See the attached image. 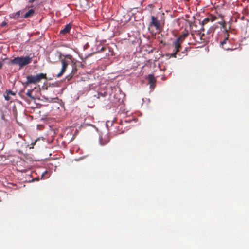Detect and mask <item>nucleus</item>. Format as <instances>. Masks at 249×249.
<instances>
[{
	"label": "nucleus",
	"mask_w": 249,
	"mask_h": 249,
	"mask_svg": "<svg viewBox=\"0 0 249 249\" xmlns=\"http://www.w3.org/2000/svg\"><path fill=\"white\" fill-rule=\"evenodd\" d=\"M77 71V68L75 66L74 68H73L72 69V71H71V76L70 77V78H71L73 76V75Z\"/></svg>",
	"instance_id": "dca6fc26"
},
{
	"label": "nucleus",
	"mask_w": 249,
	"mask_h": 249,
	"mask_svg": "<svg viewBox=\"0 0 249 249\" xmlns=\"http://www.w3.org/2000/svg\"><path fill=\"white\" fill-rule=\"evenodd\" d=\"M105 49V48L104 47H102L101 50H104Z\"/></svg>",
	"instance_id": "a878e982"
},
{
	"label": "nucleus",
	"mask_w": 249,
	"mask_h": 249,
	"mask_svg": "<svg viewBox=\"0 0 249 249\" xmlns=\"http://www.w3.org/2000/svg\"><path fill=\"white\" fill-rule=\"evenodd\" d=\"M100 96H104L103 95V94L100 93H97V95H95V96H96L98 98H99Z\"/></svg>",
	"instance_id": "6ab92c4d"
},
{
	"label": "nucleus",
	"mask_w": 249,
	"mask_h": 249,
	"mask_svg": "<svg viewBox=\"0 0 249 249\" xmlns=\"http://www.w3.org/2000/svg\"><path fill=\"white\" fill-rule=\"evenodd\" d=\"M34 13H35V10L32 9H30L25 14V15L23 16V18H27L29 17H32L34 15Z\"/></svg>",
	"instance_id": "9b49d317"
},
{
	"label": "nucleus",
	"mask_w": 249,
	"mask_h": 249,
	"mask_svg": "<svg viewBox=\"0 0 249 249\" xmlns=\"http://www.w3.org/2000/svg\"><path fill=\"white\" fill-rule=\"evenodd\" d=\"M186 51H187V49H186V48H185V49L184 51H183V52H182V53H183V54H184L185 55H186V53L185 52Z\"/></svg>",
	"instance_id": "4be33fe9"
},
{
	"label": "nucleus",
	"mask_w": 249,
	"mask_h": 249,
	"mask_svg": "<svg viewBox=\"0 0 249 249\" xmlns=\"http://www.w3.org/2000/svg\"><path fill=\"white\" fill-rule=\"evenodd\" d=\"M61 62L62 65V69L60 72L57 74V77H60L63 74V73L65 72L68 65V61L65 59H62Z\"/></svg>",
	"instance_id": "423d86ee"
},
{
	"label": "nucleus",
	"mask_w": 249,
	"mask_h": 249,
	"mask_svg": "<svg viewBox=\"0 0 249 249\" xmlns=\"http://www.w3.org/2000/svg\"><path fill=\"white\" fill-rule=\"evenodd\" d=\"M47 173V172H45L42 174V177H43L44 175V174Z\"/></svg>",
	"instance_id": "393cba45"
},
{
	"label": "nucleus",
	"mask_w": 249,
	"mask_h": 249,
	"mask_svg": "<svg viewBox=\"0 0 249 249\" xmlns=\"http://www.w3.org/2000/svg\"><path fill=\"white\" fill-rule=\"evenodd\" d=\"M71 24H67L65 27L64 28V29H63L62 30H61L60 31V34H62V35H65L68 33H69L70 30L71 29Z\"/></svg>",
	"instance_id": "1a4fd4ad"
},
{
	"label": "nucleus",
	"mask_w": 249,
	"mask_h": 249,
	"mask_svg": "<svg viewBox=\"0 0 249 249\" xmlns=\"http://www.w3.org/2000/svg\"><path fill=\"white\" fill-rule=\"evenodd\" d=\"M1 118H2L3 120H4V119H5L4 115H3V116H2Z\"/></svg>",
	"instance_id": "b1692460"
},
{
	"label": "nucleus",
	"mask_w": 249,
	"mask_h": 249,
	"mask_svg": "<svg viewBox=\"0 0 249 249\" xmlns=\"http://www.w3.org/2000/svg\"><path fill=\"white\" fill-rule=\"evenodd\" d=\"M147 79L148 81V84L150 85V88L151 89H153L155 88V83L156 80L153 75L149 74L147 76Z\"/></svg>",
	"instance_id": "0eeeda50"
},
{
	"label": "nucleus",
	"mask_w": 249,
	"mask_h": 249,
	"mask_svg": "<svg viewBox=\"0 0 249 249\" xmlns=\"http://www.w3.org/2000/svg\"><path fill=\"white\" fill-rule=\"evenodd\" d=\"M46 74L40 73L36 75H28L27 76V81L23 83L24 87H26L30 84H36L43 79H46Z\"/></svg>",
	"instance_id": "f03ea898"
},
{
	"label": "nucleus",
	"mask_w": 249,
	"mask_h": 249,
	"mask_svg": "<svg viewBox=\"0 0 249 249\" xmlns=\"http://www.w3.org/2000/svg\"><path fill=\"white\" fill-rule=\"evenodd\" d=\"M188 31L185 29V30L183 32V33L178 38H177V39L183 42L184 39L188 36Z\"/></svg>",
	"instance_id": "9d476101"
},
{
	"label": "nucleus",
	"mask_w": 249,
	"mask_h": 249,
	"mask_svg": "<svg viewBox=\"0 0 249 249\" xmlns=\"http://www.w3.org/2000/svg\"><path fill=\"white\" fill-rule=\"evenodd\" d=\"M7 22L5 21H3L2 23H1V26L2 27H4L5 26H6L7 25Z\"/></svg>",
	"instance_id": "a211bd4d"
},
{
	"label": "nucleus",
	"mask_w": 249,
	"mask_h": 249,
	"mask_svg": "<svg viewBox=\"0 0 249 249\" xmlns=\"http://www.w3.org/2000/svg\"><path fill=\"white\" fill-rule=\"evenodd\" d=\"M23 11H18L15 14H13L12 16H11V18H13L14 19H18L20 15V14H22Z\"/></svg>",
	"instance_id": "f8f14e48"
},
{
	"label": "nucleus",
	"mask_w": 249,
	"mask_h": 249,
	"mask_svg": "<svg viewBox=\"0 0 249 249\" xmlns=\"http://www.w3.org/2000/svg\"><path fill=\"white\" fill-rule=\"evenodd\" d=\"M7 92L9 93V94L10 95H14L15 94L10 90H8L7 91Z\"/></svg>",
	"instance_id": "aec40b11"
},
{
	"label": "nucleus",
	"mask_w": 249,
	"mask_h": 249,
	"mask_svg": "<svg viewBox=\"0 0 249 249\" xmlns=\"http://www.w3.org/2000/svg\"><path fill=\"white\" fill-rule=\"evenodd\" d=\"M151 20L149 24L148 28L154 27L157 31L160 32L161 29L160 21L154 16H151Z\"/></svg>",
	"instance_id": "7ed1b4c3"
},
{
	"label": "nucleus",
	"mask_w": 249,
	"mask_h": 249,
	"mask_svg": "<svg viewBox=\"0 0 249 249\" xmlns=\"http://www.w3.org/2000/svg\"><path fill=\"white\" fill-rule=\"evenodd\" d=\"M9 93L8 92H7V94L6 95H4V98H5V99L7 101H9L10 99V97L9 96Z\"/></svg>",
	"instance_id": "f3484780"
},
{
	"label": "nucleus",
	"mask_w": 249,
	"mask_h": 249,
	"mask_svg": "<svg viewBox=\"0 0 249 249\" xmlns=\"http://www.w3.org/2000/svg\"><path fill=\"white\" fill-rule=\"evenodd\" d=\"M217 19V18L215 16H213L212 15H210L208 17L205 18L204 20L202 21V24H207L210 21H213Z\"/></svg>",
	"instance_id": "6e6552de"
},
{
	"label": "nucleus",
	"mask_w": 249,
	"mask_h": 249,
	"mask_svg": "<svg viewBox=\"0 0 249 249\" xmlns=\"http://www.w3.org/2000/svg\"><path fill=\"white\" fill-rule=\"evenodd\" d=\"M182 42L179 41L178 39H176L175 41L174 42V45L175 47V52L172 54V56L174 57H176V55L177 54V53L180 51V49L181 48V44Z\"/></svg>",
	"instance_id": "39448f33"
},
{
	"label": "nucleus",
	"mask_w": 249,
	"mask_h": 249,
	"mask_svg": "<svg viewBox=\"0 0 249 249\" xmlns=\"http://www.w3.org/2000/svg\"><path fill=\"white\" fill-rule=\"evenodd\" d=\"M33 57L30 56L17 57L11 59L10 64L14 65H18L20 69L30 64L32 60Z\"/></svg>",
	"instance_id": "f257e3e1"
},
{
	"label": "nucleus",
	"mask_w": 249,
	"mask_h": 249,
	"mask_svg": "<svg viewBox=\"0 0 249 249\" xmlns=\"http://www.w3.org/2000/svg\"><path fill=\"white\" fill-rule=\"evenodd\" d=\"M18 152L19 153H22V151L20 149L18 150Z\"/></svg>",
	"instance_id": "5701e85b"
},
{
	"label": "nucleus",
	"mask_w": 249,
	"mask_h": 249,
	"mask_svg": "<svg viewBox=\"0 0 249 249\" xmlns=\"http://www.w3.org/2000/svg\"><path fill=\"white\" fill-rule=\"evenodd\" d=\"M3 64L2 62H0V69L3 67Z\"/></svg>",
	"instance_id": "412c9836"
},
{
	"label": "nucleus",
	"mask_w": 249,
	"mask_h": 249,
	"mask_svg": "<svg viewBox=\"0 0 249 249\" xmlns=\"http://www.w3.org/2000/svg\"><path fill=\"white\" fill-rule=\"evenodd\" d=\"M17 143L18 146H20L21 147H22L23 145L25 146H26L24 140H22V141H19L17 142Z\"/></svg>",
	"instance_id": "2eb2a0df"
},
{
	"label": "nucleus",
	"mask_w": 249,
	"mask_h": 249,
	"mask_svg": "<svg viewBox=\"0 0 249 249\" xmlns=\"http://www.w3.org/2000/svg\"><path fill=\"white\" fill-rule=\"evenodd\" d=\"M68 56H69V58H71V56H70V55H68Z\"/></svg>",
	"instance_id": "bb28decb"
},
{
	"label": "nucleus",
	"mask_w": 249,
	"mask_h": 249,
	"mask_svg": "<svg viewBox=\"0 0 249 249\" xmlns=\"http://www.w3.org/2000/svg\"><path fill=\"white\" fill-rule=\"evenodd\" d=\"M228 38H229V35H228V34H226V36H225L224 37V39L223 40V41H221V43H220L221 45L222 46V47L223 48H224L225 49H226V50H229L230 49L229 48H225L224 47V45L226 43L227 41L228 40Z\"/></svg>",
	"instance_id": "ddd939ff"
},
{
	"label": "nucleus",
	"mask_w": 249,
	"mask_h": 249,
	"mask_svg": "<svg viewBox=\"0 0 249 249\" xmlns=\"http://www.w3.org/2000/svg\"><path fill=\"white\" fill-rule=\"evenodd\" d=\"M33 90H34L33 89L28 90L27 92L26 93L27 96L32 99H35V98L32 96V92H33Z\"/></svg>",
	"instance_id": "4468645a"
},
{
	"label": "nucleus",
	"mask_w": 249,
	"mask_h": 249,
	"mask_svg": "<svg viewBox=\"0 0 249 249\" xmlns=\"http://www.w3.org/2000/svg\"><path fill=\"white\" fill-rule=\"evenodd\" d=\"M191 36L195 41L196 42L202 43L205 42V39L203 38V36H204V34L201 35L200 33H196V34L191 33Z\"/></svg>",
	"instance_id": "20e7f679"
},
{
	"label": "nucleus",
	"mask_w": 249,
	"mask_h": 249,
	"mask_svg": "<svg viewBox=\"0 0 249 249\" xmlns=\"http://www.w3.org/2000/svg\"><path fill=\"white\" fill-rule=\"evenodd\" d=\"M68 56H69V58H71V56H70V55H68Z\"/></svg>",
	"instance_id": "cd10ccee"
}]
</instances>
